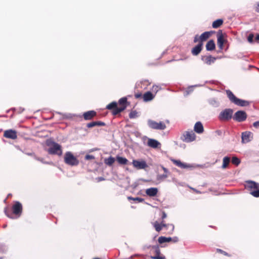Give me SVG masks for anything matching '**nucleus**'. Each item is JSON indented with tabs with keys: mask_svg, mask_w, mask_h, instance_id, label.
<instances>
[{
	"mask_svg": "<svg viewBox=\"0 0 259 259\" xmlns=\"http://www.w3.org/2000/svg\"><path fill=\"white\" fill-rule=\"evenodd\" d=\"M117 106V104L116 102L114 101L109 104L106 106V109L108 110H113L116 106Z\"/></svg>",
	"mask_w": 259,
	"mask_h": 259,
	"instance_id": "72a5a7b5",
	"label": "nucleus"
},
{
	"mask_svg": "<svg viewBox=\"0 0 259 259\" xmlns=\"http://www.w3.org/2000/svg\"><path fill=\"white\" fill-rule=\"evenodd\" d=\"M226 94L230 101L236 105L244 107L249 104L248 101L237 98L230 90H227Z\"/></svg>",
	"mask_w": 259,
	"mask_h": 259,
	"instance_id": "f03ea898",
	"label": "nucleus"
},
{
	"mask_svg": "<svg viewBox=\"0 0 259 259\" xmlns=\"http://www.w3.org/2000/svg\"><path fill=\"white\" fill-rule=\"evenodd\" d=\"M231 161L233 164L236 165H238L240 163V160L237 157H233Z\"/></svg>",
	"mask_w": 259,
	"mask_h": 259,
	"instance_id": "e433bc0d",
	"label": "nucleus"
},
{
	"mask_svg": "<svg viewBox=\"0 0 259 259\" xmlns=\"http://www.w3.org/2000/svg\"><path fill=\"white\" fill-rule=\"evenodd\" d=\"M202 46L203 43H201V42H199V43L192 49V54L194 56L198 55L201 52L202 49Z\"/></svg>",
	"mask_w": 259,
	"mask_h": 259,
	"instance_id": "f3484780",
	"label": "nucleus"
},
{
	"mask_svg": "<svg viewBox=\"0 0 259 259\" xmlns=\"http://www.w3.org/2000/svg\"><path fill=\"white\" fill-rule=\"evenodd\" d=\"M137 114L138 112L136 111H132L129 114V117L131 119L136 118L138 117Z\"/></svg>",
	"mask_w": 259,
	"mask_h": 259,
	"instance_id": "4c0bfd02",
	"label": "nucleus"
},
{
	"mask_svg": "<svg viewBox=\"0 0 259 259\" xmlns=\"http://www.w3.org/2000/svg\"><path fill=\"white\" fill-rule=\"evenodd\" d=\"M4 136L8 139L15 140L17 138V132L16 131L11 129L6 130L4 132Z\"/></svg>",
	"mask_w": 259,
	"mask_h": 259,
	"instance_id": "dca6fc26",
	"label": "nucleus"
},
{
	"mask_svg": "<svg viewBox=\"0 0 259 259\" xmlns=\"http://www.w3.org/2000/svg\"><path fill=\"white\" fill-rule=\"evenodd\" d=\"M98 182H101L105 180L104 178L100 177L97 178Z\"/></svg>",
	"mask_w": 259,
	"mask_h": 259,
	"instance_id": "603ef678",
	"label": "nucleus"
},
{
	"mask_svg": "<svg viewBox=\"0 0 259 259\" xmlns=\"http://www.w3.org/2000/svg\"><path fill=\"white\" fill-rule=\"evenodd\" d=\"M147 124L149 127L153 130H164L166 127L164 122L160 121L157 122L152 119H148L147 120Z\"/></svg>",
	"mask_w": 259,
	"mask_h": 259,
	"instance_id": "39448f33",
	"label": "nucleus"
},
{
	"mask_svg": "<svg viewBox=\"0 0 259 259\" xmlns=\"http://www.w3.org/2000/svg\"><path fill=\"white\" fill-rule=\"evenodd\" d=\"M160 225L162 226V227H166L167 226H170L171 228V230L172 231H173L174 229V226L172 224L166 225L165 224H164L163 222H162Z\"/></svg>",
	"mask_w": 259,
	"mask_h": 259,
	"instance_id": "79ce46f5",
	"label": "nucleus"
},
{
	"mask_svg": "<svg viewBox=\"0 0 259 259\" xmlns=\"http://www.w3.org/2000/svg\"><path fill=\"white\" fill-rule=\"evenodd\" d=\"M174 242H177L178 241V238L176 237L172 239Z\"/></svg>",
	"mask_w": 259,
	"mask_h": 259,
	"instance_id": "4d7b16f0",
	"label": "nucleus"
},
{
	"mask_svg": "<svg viewBox=\"0 0 259 259\" xmlns=\"http://www.w3.org/2000/svg\"><path fill=\"white\" fill-rule=\"evenodd\" d=\"M233 113V109L227 108L220 113L218 118L221 121H228L232 118Z\"/></svg>",
	"mask_w": 259,
	"mask_h": 259,
	"instance_id": "423d86ee",
	"label": "nucleus"
},
{
	"mask_svg": "<svg viewBox=\"0 0 259 259\" xmlns=\"http://www.w3.org/2000/svg\"><path fill=\"white\" fill-rule=\"evenodd\" d=\"M21 112H22V111H23L24 110V109H23H23H21Z\"/></svg>",
	"mask_w": 259,
	"mask_h": 259,
	"instance_id": "052dcab7",
	"label": "nucleus"
},
{
	"mask_svg": "<svg viewBox=\"0 0 259 259\" xmlns=\"http://www.w3.org/2000/svg\"><path fill=\"white\" fill-rule=\"evenodd\" d=\"M253 35L252 34H250L247 37L248 41L250 42H252L253 41Z\"/></svg>",
	"mask_w": 259,
	"mask_h": 259,
	"instance_id": "a18cd8bd",
	"label": "nucleus"
},
{
	"mask_svg": "<svg viewBox=\"0 0 259 259\" xmlns=\"http://www.w3.org/2000/svg\"><path fill=\"white\" fill-rule=\"evenodd\" d=\"M93 259H101V258H98V257H96V258H93Z\"/></svg>",
	"mask_w": 259,
	"mask_h": 259,
	"instance_id": "680f3d73",
	"label": "nucleus"
},
{
	"mask_svg": "<svg viewBox=\"0 0 259 259\" xmlns=\"http://www.w3.org/2000/svg\"><path fill=\"white\" fill-rule=\"evenodd\" d=\"M127 102V101L126 97L121 98L118 101V103L121 106H126Z\"/></svg>",
	"mask_w": 259,
	"mask_h": 259,
	"instance_id": "f704fd0d",
	"label": "nucleus"
},
{
	"mask_svg": "<svg viewBox=\"0 0 259 259\" xmlns=\"http://www.w3.org/2000/svg\"><path fill=\"white\" fill-rule=\"evenodd\" d=\"M154 227L157 232H160L162 229V226L157 223L154 224Z\"/></svg>",
	"mask_w": 259,
	"mask_h": 259,
	"instance_id": "58836bf2",
	"label": "nucleus"
},
{
	"mask_svg": "<svg viewBox=\"0 0 259 259\" xmlns=\"http://www.w3.org/2000/svg\"><path fill=\"white\" fill-rule=\"evenodd\" d=\"M7 250V247L4 244H0V252H5Z\"/></svg>",
	"mask_w": 259,
	"mask_h": 259,
	"instance_id": "ea45409f",
	"label": "nucleus"
},
{
	"mask_svg": "<svg viewBox=\"0 0 259 259\" xmlns=\"http://www.w3.org/2000/svg\"><path fill=\"white\" fill-rule=\"evenodd\" d=\"M216 133H217V134H218V135H221V134H222V131H220V130H218V131H216Z\"/></svg>",
	"mask_w": 259,
	"mask_h": 259,
	"instance_id": "6e6d98bb",
	"label": "nucleus"
},
{
	"mask_svg": "<svg viewBox=\"0 0 259 259\" xmlns=\"http://www.w3.org/2000/svg\"><path fill=\"white\" fill-rule=\"evenodd\" d=\"M116 159L118 162L120 164H126L128 162V160L126 158L119 156L116 157Z\"/></svg>",
	"mask_w": 259,
	"mask_h": 259,
	"instance_id": "2f4dec72",
	"label": "nucleus"
},
{
	"mask_svg": "<svg viewBox=\"0 0 259 259\" xmlns=\"http://www.w3.org/2000/svg\"><path fill=\"white\" fill-rule=\"evenodd\" d=\"M160 167L164 171V173H163L162 175H159L157 176V180H163V179L168 177V174H169V171L167 168L164 167L163 165H161Z\"/></svg>",
	"mask_w": 259,
	"mask_h": 259,
	"instance_id": "412c9836",
	"label": "nucleus"
},
{
	"mask_svg": "<svg viewBox=\"0 0 259 259\" xmlns=\"http://www.w3.org/2000/svg\"><path fill=\"white\" fill-rule=\"evenodd\" d=\"M52 146L48 150V153L53 155H57L58 156L62 155V151L61 149V146L59 144L55 142H52Z\"/></svg>",
	"mask_w": 259,
	"mask_h": 259,
	"instance_id": "0eeeda50",
	"label": "nucleus"
},
{
	"mask_svg": "<svg viewBox=\"0 0 259 259\" xmlns=\"http://www.w3.org/2000/svg\"><path fill=\"white\" fill-rule=\"evenodd\" d=\"M64 162L66 164L71 166H75L79 163V161L69 151L67 152L65 154Z\"/></svg>",
	"mask_w": 259,
	"mask_h": 259,
	"instance_id": "20e7f679",
	"label": "nucleus"
},
{
	"mask_svg": "<svg viewBox=\"0 0 259 259\" xmlns=\"http://www.w3.org/2000/svg\"><path fill=\"white\" fill-rule=\"evenodd\" d=\"M114 162L115 158L112 156H110L108 158H106L104 160V163L108 166H111Z\"/></svg>",
	"mask_w": 259,
	"mask_h": 259,
	"instance_id": "7c9ffc66",
	"label": "nucleus"
},
{
	"mask_svg": "<svg viewBox=\"0 0 259 259\" xmlns=\"http://www.w3.org/2000/svg\"><path fill=\"white\" fill-rule=\"evenodd\" d=\"M199 36L197 34L194 36L193 41L194 43H196L197 42H199Z\"/></svg>",
	"mask_w": 259,
	"mask_h": 259,
	"instance_id": "de8ad7c7",
	"label": "nucleus"
},
{
	"mask_svg": "<svg viewBox=\"0 0 259 259\" xmlns=\"http://www.w3.org/2000/svg\"><path fill=\"white\" fill-rule=\"evenodd\" d=\"M158 193V189L155 187L148 188L146 190V194L150 197L155 196Z\"/></svg>",
	"mask_w": 259,
	"mask_h": 259,
	"instance_id": "5701e85b",
	"label": "nucleus"
},
{
	"mask_svg": "<svg viewBox=\"0 0 259 259\" xmlns=\"http://www.w3.org/2000/svg\"><path fill=\"white\" fill-rule=\"evenodd\" d=\"M201 59L204 62V63L208 65H210L212 63H214V62L217 60V58L212 57L211 55H209L201 56Z\"/></svg>",
	"mask_w": 259,
	"mask_h": 259,
	"instance_id": "2eb2a0df",
	"label": "nucleus"
},
{
	"mask_svg": "<svg viewBox=\"0 0 259 259\" xmlns=\"http://www.w3.org/2000/svg\"><path fill=\"white\" fill-rule=\"evenodd\" d=\"M252 135V133L248 131H246L242 133L241 142L242 143H247L249 142L253 139Z\"/></svg>",
	"mask_w": 259,
	"mask_h": 259,
	"instance_id": "ddd939ff",
	"label": "nucleus"
},
{
	"mask_svg": "<svg viewBox=\"0 0 259 259\" xmlns=\"http://www.w3.org/2000/svg\"><path fill=\"white\" fill-rule=\"evenodd\" d=\"M126 108V106H121L119 107H118L117 106L116 107L113 109L112 114L113 115H117L124 110Z\"/></svg>",
	"mask_w": 259,
	"mask_h": 259,
	"instance_id": "bb28decb",
	"label": "nucleus"
},
{
	"mask_svg": "<svg viewBox=\"0 0 259 259\" xmlns=\"http://www.w3.org/2000/svg\"><path fill=\"white\" fill-rule=\"evenodd\" d=\"M255 39L257 40H259V34H257L256 35V37H255Z\"/></svg>",
	"mask_w": 259,
	"mask_h": 259,
	"instance_id": "13d9d810",
	"label": "nucleus"
},
{
	"mask_svg": "<svg viewBox=\"0 0 259 259\" xmlns=\"http://www.w3.org/2000/svg\"><path fill=\"white\" fill-rule=\"evenodd\" d=\"M32 154H33L31 153H27V155H32Z\"/></svg>",
	"mask_w": 259,
	"mask_h": 259,
	"instance_id": "bf43d9fd",
	"label": "nucleus"
},
{
	"mask_svg": "<svg viewBox=\"0 0 259 259\" xmlns=\"http://www.w3.org/2000/svg\"><path fill=\"white\" fill-rule=\"evenodd\" d=\"M247 116V114L245 111L239 110L235 113L233 118L234 120L239 122H241L246 119Z\"/></svg>",
	"mask_w": 259,
	"mask_h": 259,
	"instance_id": "1a4fd4ad",
	"label": "nucleus"
},
{
	"mask_svg": "<svg viewBox=\"0 0 259 259\" xmlns=\"http://www.w3.org/2000/svg\"><path fill=\"white\" fill-rule=\"evenodd\" d=\"M256 11L259 13V2L257 3V6L256 7Z\"/></svg>",
	"mask_w": 259,
	"mask_h": 259,
	"instance_id": "5fc2aeb1",
	"label": "nucleus"
},
{
	"mask_svg": "<svg viewBox=\"0 0 259 259\" xmlns=\"http://www.w3.org/2000/svg\"><path fill=\"white\" fill-rule=\"evenodd\" d=\"M194 190H195L197 193H198L199 192L198 191L195 190L194 189H193Z\"/></svg>",
	"mask_w": 259,
	"mask_h": 259,
	"instance_id": "e2e57ef3",
	"label": "nucleus"
},
{
	"mask_svg": "<svg viewBox=\"0 0 259 259\" xmlns=\"http://www.w3.org/2000/svg\"><path fill=\"white\" fill-rule=\"evenodd\" d=\"M148 248H152L155 253V256H151V258L152 259H165L164 256H160V250L158 245H149Z\"/></svg>",
	"mask_w": 259,
	"mask_h": 259,
	"instance_id": "4468645a",
	"label": "nucleus"
},
{
	"mask_svg": "<svg viewBox=\"0 0 259 259\" xmlns=\"http://www.w3.org/2000/svg\"><path fill=\"white\" fill-rule=\"evenodd\" d=\"M128 200H132L134 201H137L138 202H142L144 201V199L140 197H132V196H128L127 197Z\"/></svg>",
	"mask_w": 259,
	"mask_h": 259,
	"instance_id": "c9c22d12",
	"label": "nucleus"
},
{
	"mask_svg": "<svg viewBox=\"0 0 259 259\" xmlns=\"http://www.w3.org/2000/svg\"><path fill=\"white\" fill-rule=\"evenodd\" d=\"M6 227H7V225H4V228H6Z\"/></svg>",
	"mask_w": 259,
	"mask_h": 259,
	"instance_id": "0e129e2a",
	"label": "nucleus"
},
{
	"mask_svg": "<svg viewBox=\"0 0 259 259\" xmlns=\"http://www.w3.org/2000/svg\"><path fill=\"white\" fill-rule=\"evenodd\" d=\"M217 251L218 252H220L221 253L224 254L225 255H228V253H227L226 252L223 251V250H222L221 249H218V248L217 249Z\"/></svg>",
	"mask_w": 259,
	"mask_h": 259,
	"instance_id": "09e8293b",
	"label": "nucleus"
},
{
	"mask_svg": "<svg viewBox=\"0 0 259 259\" xmlns=\"http://www.w3.org/2000/svg\"><path fill=\"white\" fill-rule=\"evenodd\" d=\"M194 131L197 134H201L204 131V128L202 123L200 121H197L194 127Z\"/></svg>",
	"mask_w": 259,
	"mask_h": 259,
	"instance_id": "4be33fe9",
	"label": "nucleus"
},
{
	"mask_svg": "<svg viewBox=\"0 0 259 259\" xmlns=\"http://www.w3.org/2000/svg\"><path fill=\"white\" fill-rule=\"evenodd\" d=\"M223 20L221 19H219L213 21L212 26L214 28H217L220 27L223 24Z\"/></svg>",
	"mask_w": 259,
	"mask_h": 259,
	"instance_id": "c756f323",
	"label": "nucleus"
},
{
	"mask_svg": "<svg viewBox=\"0 0 259 259\" xmlns=\"http://www.w3.org/2000/svg\"><path fill=\"white\" fill-rule=\"evenodd\" d=\"M214 32L213 31H205L202 33L199 36V42L203 43V41L206 40L211 34Z\"/></svg>",
	"mask_w": 259,
	"mask_h": 259,
	"instance_id": "aec40b11",
	"label": "nucleus"
},
{
	"mask_svg": "<svg viewBox=\"0 0 259 259\" xmlns=\"http://www.w3.org/2000/svg\"><path fill=\"white\" fill-rule=\"evenodd\" d=\"M215 48L214 41L212 39H210L207 42L206 45V49L207 51H212Z\"/></svg>",
	"mask_w": 259,
	"mask_h": 259,
	"instance_id": "393cba45",
	"label": "nucleus"
},
{
	"mask_svg": "<svg viewBox=\"0 0 259 259\" xmlns=\"http://www.w3.org/2000/svg\"><path fill=\"white\" fill-rule=\"evenodd\" d=\"M95 126H96V121H93V122H90V123H88L87 124V126L88 128L93 127H94Z\"/></svg>",
	"mask_w": 259,
	"mask_h": 259,
	"instance_id": "37998d69",
	"label": "nucleus"
},
{
	"mask_svg": "<svg viewBox=\"0 0 259 259\" xmlns=\"http://www.w3.org/2000/svg\"><path fill=\"white\" fill-rule=\"evenodd\" d=\"M96 112L94 110H90L83 113V116L85 120H91L94 116L96 115Z\"/></svg>",
	"mask_w": 259,
	"mask_h": 259,
	"instance_id": "a211bd4d",
	"label": "nucleus"
},
{
	"mask_svg": "<svg viewBox=\"0 0 259 259\" xmlns=\"http://www.w3.org/2000/svg\"><path fill=\"white\" fill-rule=\"evenodd\" d=\"M12 210L13 214L17 215V217H14L11 212L8 210L7 208L5 209V213L6 215L9 218L15 219L19 217L22 212V205L19 201H16L12 206Z\"/></svg>",
	"mask_w": 259,
	"mask_h": 259,
	"instance_id": "f257e3e1",
	"label": "nucleus"
},
{
	"mask_svg": "<svg viewBox=\"0 0 259 259\" xmlns=\"http://www.w3.org/2000/svg\"><path fill=\"white\" fill-rule=\"evenodd\" d=\"M230 158L228 156H225L223 158V164L222 165V168L223 169H225L227 167L228 164L230 162Z\"/></svg>",
	"mask_w": 259,
	"mask_h": 259,
	"instance_id": "cd10ccee",
	"label": "nucleus"
},
{
	"mask_svg": "<svg viewBox=\"0 0 259 259\" xmlns=\"http://www.w3.org/2000/svg\"><path fill=\"white\" fill-rule=\"evenodd\" d=\"M167 217V214L166 213L164 212V211H162V216H161V218L162 219H164L166 218Z\"/></svg>",
	"mask_w": 259,
	"mask_h": 259,
	"instance_id": "3c124183",
	"label": "nucleus"
},
{
	"mask_svg": "<svg viewBox=\"0 0 259 259\" xmlns=\"http://www.w3.org/2000/svg\"><path fill=\"white\" fill-rule=\"evenodd\" d=\"M222 33V30H219L217 33V43L220 49H223L224 44L227 42V39L225 38V35Z\"/></svg>",
	"mask_w": 259,
	"mask_h": 259,
	"instance_id": "9d476101",
	"label": "nucleus"
},
{
	"mask_svg": "<svg viewBox=\"0 0 259 259\" xmlns=\"http://www.w3.org/2000/svg\"><path fill=\"white\" fill-rule=\"evenodd\" d=\"M196 136L193 132H186L183 134V138L182 140L184 142L189 143L195 140Z\"/></svg>",
	"mask_w": 259,
	"mask_h": 259,
	"instance_id": "f8f14e48",
	"label": "nucleus"
},
{
	"mask_svg": "<svg viewBox=\"0 0 259 259\" xmlns=\"http://www.w3.org/2000/svg\"><path fill=\"white\" fill-rule=\"evenodd\" d=\"M154 98V95L150 91L145 93L143 95V100L145 102L151 101Z\"/></svg>",
	"mask_w": 259,
	"mask_h": 259,
	"instance_id": "a878e982",
	"label": "nucleus"
},
{
	"mask_svg": "<svg viewBox=\"0 0 259 259\" xmlns=\"http://www.w3.org/2000/svg\"><path fill=\"white\" fill-rule=\"evenodd\" d=\"M166 122L167 123H169V121H168V120H167L166 121Z\"/></svg>",
	"mask_w": 259,
	"mask_h": 259,
	"instance_id": "69168bd1",
	"label": "nucleus"
},
{
	"mask_svg": "<svg viewBox=\"0 0 259 259\" xmlns=\"http://www.w3.org/2000/svg\"><path fill=\"white\" fill-rule=\"evenodd\" d=\"M208 104L214 108L219 107L220 103L219 101L215 98H211L208 100Z\"/></svg>",
	"mask_w": 259,
	"mask_h": 259,
	"instance_id": "b1692460",
	"label": "nucleus"
},
{
	"mask_svg": "<svg viewBox=\"0 0 259 259\" xmlns=\"http://www.w3.org/2000/svg\"><path fill=\"white\" fill-rule=\"evenodd\" d=\"M0 259H3V257H0Z\"/></svg>",
	"mask_w": 259,
	"mask_h": 259,
	"instance_id": "338daca9",
	"label": "nucleus"
},
{
	"mask_svg": "<svg viewBox=\"0 0 259 259\" xmlns=\"http://www.w3.org/2000/svg\"><path fill=\"white\" fill-rule=\"evenodd\" d=\"M246 183L250 194L255 197H259V183L251 180L246 181Z\"/></svg>",
	"mask_w": 259,
	"mask_h": 259,
	"instance_id": "7ed1b4c3",
	"label": "nucleus"
},
{
	"mask_svg": "<svg viewBox=\"0 0 259 259\" xmlns=\"http://www.w3.org/2000/svg\"><path fill=\"white\" fill-rule=\"evenodd\" d=\"M170 160L174 164L176 165L177 166L183 169H192L199 166L198 165H196L195 164H189L187 163H183L181 162L180 160H176L174 159H171Z\"/></svg>",
	"mask_w": 259,
	"mask_h": 259,
	"instance_id": "6e6552de",
	"label": "nucleus"
},
{
	"mask_svg": "<svg viewBox=\"0 0 259 259\" xmlns=\"http://www.w3.org/2000/svg\"><path fill=\"white\" fill-rule=\"evenodd\" d=\"M172 240L171 237H166L164 236H160L158 238V241L160 244H162L165 242H169Z\"/></svg>",
	"mask_w": 259,
	"mask_h": 259,
	"instance_id": "c85d7f7f",
	"label": "nucleus"
},
{
	"mask_svg": "<svg viewBox=\"0 0 259 259\" xmlns=\"http://www.w3.org/2000/svg\"><path fill=\"white\" fill-rule=\"evenodd\" d=\"M132 164L134 167L137 169H143L148 167L146 162L143 160L134 159L132 161Z\"/></svg>",
	"mask_w": 259,
	"mask_h": 259,
	"instance_id": "9b49d317",
	"label": "nucleus"
},
{
	"mask_svg": "<svg viewBox=\"0 0 259 259\" xmlns=\"http://www.w3.org/2000/svg\"><path fill=\"white\" fill-rule=\"evenodd\" d=\"M253 125L256 128H259V120L253 122Z\"/></svg>",
	"mask_w": 259,
	"mask_h": 259,
	"instance_id": "8fccbe9b",
	"label": "nucleus"
},
{
	"mask_svg": "<svg viewBox=\"0 0 259 259\" xmlns=\"http://www.w3.org/2000/svg\"><path fill=\"white\" fill-rule=\"evenodd\" d=\"M142 94H135V98L138 99L141 97Z\"/></svg>",
	"mask_w": 259,
	"mask_h": 259,
	"instance_id": "864d4df0",
	"label": "nucleus"
},
{
	"mask_svg": "<svg viewBox=\"0 0 259 259\" xmlns=\"http://www.w3.org/2000/svg\"><path fill=\"white\" fill-rule=\"evenodd\" d=\"M96 126H104L106 125L105 123L101 121H96Z\"/></svg>",
	"mask_w": 259,
	"mask_h": 259,
	"instance_id": "49530a36",
	"label": "nucleus"
},
{
	"mask_svg": "<svg viewBox=\"0 0 259 259\" xmlns=\"http://www.w3.org/2000/svg\"><path fill=\"white\" fill-rule=\"evenodd\" d=\"M34 159H36V160H38V161H40L41 162H42V163H45V164H49L50 163L48 162H46V161H45L44 160V159L42 158H40V157H36V156H34Z\"/></svg>",
	"mask_w": 259,
	"mask_h": 259,
	"instance_id": "a19ab883",
	"label": "nucleus"
},
{
	"mask_svg": "<svg viewBox=\"0 0 259 259\" xmlns=\"http://www.w3.org/2000/svg\"><path fill=\"white\" fill-rule=\"evenodd\" d=\"M95 159V156L92 155H86L85 156V160H91V159Z\"/></svg>",
	"mask_w": 259,
	"mask_h": 259,
	"instance_id": "c03bdc74",
	"label": "nucleus"
},
{
	"mask_svg": "<svg viewBox=\"0 0 259 259\" xmlns=\"http://www.w3.org/2000/svg\"><path fill=\"white\" fill-rule=\"evenodd\" d=\"M147 145L150 147L157 148L161 145V144L156 140L149 138Z\"/></svg>",
	"mask_w": 259,
	"mask_h": 259,
	"instance_id": "6ab92c4d",
	"label": "nucleus"
},
{
	"mask_svg": "<svg viewBox=\"0 0 259 259\" xmlns=\"http://www.w3.org/2000/svg\"><path fill=\"white\" fill-rule=\"evenodd\" d=\"M199 86H200V85L196 84V85H194L193 86L189 87L187 89V90L186 91V92L184 93V96H186L188 95L189 94H190L191 93H192L193 91V87H199Z\"/></svg>",
	"mask_w": 259,
	"mask_h": 259,
	"instance_id": "473e14b6",
	"label": "nucleus"
}]
</instances>
